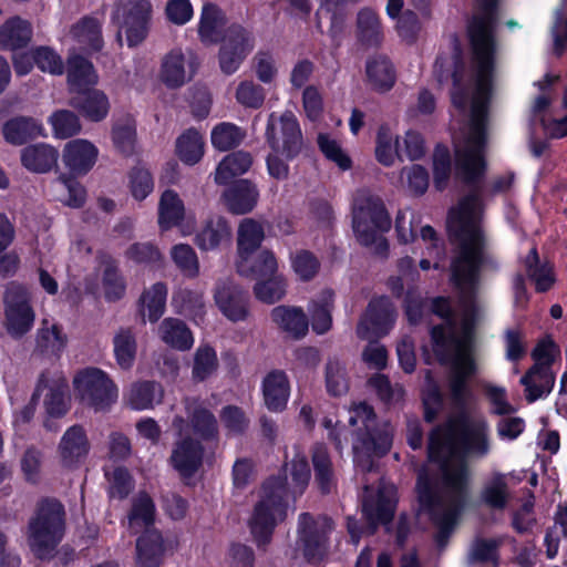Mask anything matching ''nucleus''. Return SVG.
I'll return each mask as SVG.
<instances>
[{
	"label": "nucleus",
	"instance_id": "1",
	"mask_svg": "<svg viewBox=\"0 0 567 567\" xmlns=\"http://www.w3.org/2000/svg\"><path fill=\"white\" fill-rule=\"evenodd\" d=\"M492 86H475L471 101L470 120L460 141L454 143L456 177L470 188L458 207L447 218L450 240L456 246L451 264V279L460 292L463 318L457 327L450 302L443 297L432 300L431 310L444 320L431 329L433 350L442 364L451 363L447 375V395L455 410L463 411L471 398L468 380L475 374L473 359L474 329L482 308L475 300L481 271H496L498 262L491 254L480 226L483 178L486 163L487 109Z\"/></svg>",
	"mask_w": 567,
	"mask_h": 567
},
{
	"label": "nucleus",
	"instance_id": "2",
	"mask_svg": "<svg viewBox=\"0 0 567 567\" xmlns=\"http://www.w3.org/2000/svg\"><path fill=\"white\" fill-rule=\"evenodd\" d=\"M488 423L484 417L460 415L432 430L427 454L440 465V474L433 481L450 485L447 478L461 476L464 491L468 489L470 472L466 456L484 457L489 453Z\"/></svg>",
	"mask_w": 567,
	"mask_h": 567
},
{
	"label": "nucleus",
	"instance_id": "3",
	"mask_svg": "<svg viewBox=\"0 0 567 567\" xmlns=\"http://www.w3.org/2000/svg\"><path fill=\"white\" fill-rule=\"evenodd\" d=\"M450 480V485L435 482L422 470L416 483L419 511L429 514L436 525V543L441 549L446 546L467 496L460 475Z\"/></svg>",
	"mask_w": 567,
	"mask_h": 567
},
{
	"label": "nucleus",
	"instance_id": "4",
	"mask_svg": "<svg viewBox=\"0 0 567 567\" xmlns=\"http://www.w3.org/2000/svg\"><path fill=\"white\" fill-rule=\"evenodd\" d=\"M65 509L56 498L42 499L30 517L25 537L33 556L40 560H50L65 534Z\"/></svg>",
	"mask_w": 567,
	"mask_h": 567
},
{
	"label": "nucleus",
	"instance_id": "5",
	"mask_svg": "<svg viewBox=\"0 0 567 567\" xmlns=\"http://www.w3.org/2000/svg\"><path fill=\"white\" fill-rule=\"evenodd\" d=\"M391 227V219L382 200L368 190H358L352 204V228L357 240L381 258L389 254V243L381 235Z\"/></svg>",
	"mask_w": 567,
	"mask_h": 567
},
{
	"label": "nucleus",
	"instance_id": "6",
	"mask_svg": "<svg viewBox=\"0 0 567 567\" xmlns=\"http://www.w3.org/2000/svg\"><path fill=\"white\" fill-rule=\"evenodd\" d=\"M287 494L286 477H270L264 483L260 499L249 520L258 547L264 548L270 542L275 526L285 519Z\"/></svg>",
	"mask_w": 567,
	"mask_h": 567
},
{
	"label": "nucleus",
	"instance_id": "7",
	"mask_svg": "<svg viewBox=\"0 0 567 567\" xmlns=\"http://www.w3.org/2000/svg\"><path fill=\"white\" fill-rule=\"evenodd\" d=\"M349 424L357 427L353 450L360 449L365 453L382 456L391 449L392 431L390 425L384 423L379 426L373 408L365 402H360L350 410Z\"/></svg>",
	"mask_w": 567,
	"mask_h": 567
},
{
	"label": "nucleus",
	"instance_id": "8",
	"mask_svg": "<svg viewBox=\"0 0 567 567\" xmlns=\"http://www.w3.org/2000/svg\"><path fill=\"white\" fill-rule=\"evenodd\" d=\"M265 135L270 148L284 155L286 159L295 158L303 148L302 132L291 111H285L280 116L271 113Z\"/></svg>",
	"mask_w": 567,
	"mask_h": 567
},
{
	"label": "nucleus",
	"instance_id": "9",
	"mask_svg": "<svg viewBox=\"0 0 567 567\" xmlns=\"http://www.w3.org/2000/svg\"><path fill=\"white\" fill-rule=\"evenodd\" d=\"M3 303L8 333L21 338L30 331L35 318L29 290L17 281L9 282L3 293Z\"/></svg>",
	"mask_w": 567,
	"mask_h": 567
},
{
	"label": "nucleus",
	"instance_id": "10",
	"mask_svg": "<svg viewBox=\"0 0 567 567\" xmlns=\"http://www.w3.org/2000/svg\"><path fill=\"white\" fill-rule=\"evenodd\" d=\"M333 520L326 515L302 513L298 519V544L308 561L321 559L328 549Z\"/></svg>",
	"mask_w": 567,
	"mask_h": 567
},
{
	"label": "nucleus",
	"instance_id": "11",
	"mask_svg": "<svg viewBox=\"0 0 567 567\" xmlns=\"http://www.w3.org/2000/svg\"><path fill=\"white\" fill-rule=\"evenodd\" d=\"M219 42V66L225 74L235 73L255 48L252 32L239 23L228 25Z\"/></svg>",
	"mask_w": 567,
	"mask_h": 567
},
{
	"label": "nucleus",
	"instance_id": "12",
	"mask_svg": "<svg viewBox=\"0 0 567 567\" xmlns=\"http://www.w3.org/2000/svg\"><path fill=\"white\" fill-rule=\"evenodd\" d=\"M395 318V308L388 297L372 298L358 322L355 333L361 340H378L390 332Z\"/></svg>",
	"mask_w": 567,
	"mask_h": 567
},
{
	"label": "nucleus",
	"instance_id": "13",
	"mask_svg": "<svg viewBox=\"0 0 567 567\" xmlns=\"http://www.w3.org/2000/svg\"><path fill=\"white\" fill-rule=\"evenodd\" d=\"M74 385L81 395L82 401L102 411L109 408L117 396L116 388L106 373L96 368H89L81 371L74 378Z\"/></svg>",
	"mask_w": 567,
	"mask_h": 567
},
{
	"label": "nucleus",
	"instance_id": "14",
	"mask_svg": "<svg viewBox=\"0 0 567 567\" xmlns=\"http://www.w3.org/2000/svg\"><path fill=\"white\" fill-rule=\"evenodd\" d=\"M153 7L150 0H126L116 4L113 20L123 16L121 29H124L130 48L137 47L147 37Z\"/></svg>",
	"mask_w": 567,
	"mask_h": 567
},
{
	"label": "nucleus",
	"instance_id": "15",
	"mask_svg": "<svg viewBox=\"0 0 567 567\" xmlns=\"http://www.w3.org/2000/svg\"><path fill=\"white\" fill-rule=\"evenodd\" d=\"M364 495L362 499V514L367 520V530L374 534L380 524L391 523L396 499L392 487H379L375 494H370V486L364 485Z\"/></svg>",
	"mask_w": 567,
	"mask_h": 567
},
{
	"label": "nucleus",
	"instance_id": "16",
	"mask_svg": "<svg viewBox=\"0 0 567 567\" xmlns=\"http://www.w3.org/2000/svg\"><path fill=\"white\" fill-rule=\"evenodd\" d=\"M215 302L221 313L230 321H244L249 316V295L230 278L216 282Z\"/></svg>",
	"mask_w": 567,
	"mask_h": 567
},
{
	"label": "nucleus",
	"instance_id": "17",
	"mask_svg": "<svg viewBox=\"0 0 567 567\" xmlns=\"http://www.w3.org/2000/svg\"><path fill=\"white\" fill-rule=\"evenodd\" d=\"M183 405L193 433L204 441H217L218 422L206 404L198 398L187 396L183 400Z\"/></svg>",
	"mask_w": 567,
	"mask_h": 567
},
{
	"label": "nucleus",
	"instance_id": "18",
	"mask_svg": "<svg viewBox=\"0 0 567 567\" xmlns=\"http://www.w3.org/2000/svg\"><path fill=\"white\" fill-rule=\"evenodd\" d=\"M204 456L203 444L187 435L175 443L172 451L171 463L182 476H193L202 465Z\"/></svg>",
	"mask_w": 567,
	"mask_h": 567
},
{
	"label": "nucleus",
	"instance_id": "19",
	"mask_svg": "<svg viewBox=\"0 0 567 567\" xmlns=\"http://www.w3.org/2000/svg\"><path fill=\"white\" fill-rule=\"evenodd\" d=\"M90 443L80 425L71 426L62 436L58 453L63 467L73 468L87 455Z\"/></svg>",
	"mask_w": 567,
	"mask_h": 567
},
{
	"label": "nucleus",
	"instance_id": "20",
	"mask_svg": "<svg viewBox=\"0 0 567 567\" xmlns=\"http://www.w3.org/2000/svg\"><path fill=\"white\" fill-rule=\"evenodd\" d=\"M478 497L487 508L504 511L512 499L508 474L498 471L492 472L482 484Z\"/></svg>",
	"mask_w": 567,
	"mask_h": 567
},
{
	"label": "nucleus",
	"instance_id": "21",
	"mask_svg": "<svg viewBox=\"0 0 567 567\" xmlns=\"http://www.w3.org/2000/svg\"><path fill=\"white\" fill-rule=\"evenodd\" d=\"M135 561L138 567H159L164 559V539L158 529H146L135 545Z\"/></svg>",
	"mask_w": 567,
	"mask_h": 567
},
{
	"label": "nucleus",
	"instance_id": "22",
	"mask_svg": "<svg viewBox=\"0 0 567 567\" xmlns=\"http://www.w3.org/2000/svg\"><path fill=\"white\" fill-rule=\"evenodd\" d=\"M97 157L96 147L86 140L69 142L63 151V162L75 175L86 174Z\"/></svg>",
	"mask_w": 567,
	"mask_h": 567
},
{
	"label": "nucleus",
	"instance_id": "23",
	"mask_svg": "<svg viewBox=\"0 0 567 567\" xmlns=\"http://www.w3.org/2000/svg\"><path fill=\"white\" fill-rule=\"evenodd\" d=\"M520 383L525 386L526 401L533 403L551 392L555 375L546 364L534 363L522 377Z\"/></svg>",
	"mask_w": 567,
	"mask_h": 567
},
{
	"label": "nucleus",
	"instance_id": "24",
	"mask_svg": "<svg viewBox=\"0 0 567 567\" xmlns=\"http://www.w3.org/2000/svg\"><path fill=\"white\" fill-rule=\"evenodd\" d=\"M258 197L259 192L249 179H239L223 193L227 208L238 215L252 210L258 202Z\"/></svg>",
	"mask_w": 567,
	"mask_h": 567
},
{
	"label": "nucleus",
	"instance_id": "25",
	"mask_svg": "<svg viewBox=\"0 0 567 567\" xmlns=\"http://www.w3.org/2000/svg\"><path fill=\"white\" fill-rule=\"evenodd\" d=\"M227 17L225 12L213 2H205L202 8L198 23V35L205 44L219 43L226 30Z\"/></svg>",
	"mask_w": 567,
	"mask_h": 567
},
{
	"label": "nucleus",
	"instance_id": "26",
	"mask_svg": "<svg viewBox=\"0 0 567 567\" xmlns=\"http://www.w3.org/2000/svg\"><path fill=\"white\" fill-rule=\"evenodd\" d=\"M368 82L374 91H390L396 81V72L391 60L383 54L370 56L365 63Z\"/></svg>",
	"mask_w": 567,
	"mask_h": 567
},
{
	"label": "nucleus",
	"instance_id": "27",
	"mask_svg": "<svg viewBox=\"0 0 567 567\" xmlns=\"http://www.w3.org/2000/svg\"><path fill=\"white\" fill-rule=\"evenodd\" d=\"M237 271L240 276L252 279H265L276 276L277 260L270 250H260L256 255H248L238 258L236 262Z\"/></svg>",
	"mask_w": 567,
	"mask_h": 567
},
{
	"label": "nucleus",
	"instance_id": "28",
	"mask_svg": "<svg viewBox=\"0 0 567 567\" xmlns=\"http://www.w3.org/2000/svg\"><path fill=\"white\" fill-rule=\"evenodd\" d=\"M315 482L321 494H330L337 487V475L328 449L322 444H316L311 455Z\"/></svg>",
	"mask_w": 567,
	"mask_h": 567
},
{
	"label": "nucleus",
	"instance_id": "29",
	"mask_svg": "<svg viewBox=\"0 0 567 567\" xmlns=\"http://www.w3.org/2000/svg\"><path fill=\"white\" fill-rule=\"evenodd\" d=\"M21 163L32 173H47L56 166L59 152L44 143L29 145L21 150Z\"/></svg>",
	"mask_w": 567,
	"mask_h": 567
},
{
	"label": "nucleus",
	"instance_id": "30",
	"mask_svg": "<svg viewBox=\"0 0 567 567\" xmlns=\"http://www.w3.org/2000/svg\"><path fill=\"white\" fill-rule=\"evenodd\" d=\"M155 505L146 493H140L132 502V508L127 515V527L131 534L144 533L154 527Z\"/></svg>",
	"mask_w": 567,
	"mask_h": 567
},
{
	"label": "nucleus",
	"instance_id": "31",
	"mask_svg": "<svg viewBox=\"0 0 567 567\" xmlns=\"http://www.w3.org/2000/svg\"><path fill=\"white\" fill-rule=\"evenodd\" d=\"M32 39V25L19 17L7 20L0 27V49L18 50L27 47Z\"/></svg>",
	"mask_w": 567,
	"mask_h": 567
},
{
	"label": "nucleus",
	"instance_id": "32",
	"mask_svg": "<svg viewBox=\"0 0 567 567\" xmlns=\"http://www.w3.org/2000/svg\"><path fill=\"white\" fill-rule=\"evenodd\" d=\"M272 321L284 331L299 339L308 332L309 321L301 308L278 306L271 310Z\"/></svg>",
	"mask_w": 567,
	"mask_h": 567
},
{
	"label": "nucleus",
	"instance_id": "33",
	"mask_svg": "<svg viewBox=\"0 0 567 567\" xmlns=\"http://www.w3.org/2000/svg\"><path fill=\"white\" fill-rule=\"evenodd\" d=\"M289 396V382L284 371L275 370L264 380V398L267 408L279 412L286 408Z\"/></svg>",
	"mask_w": 567,
	"mask_h": 567
},
{
	"label": "nucleus",
	"instance_id": "34",
	"mask_svg": "<svg viewBox=\"0 0 567 567\" xmlns=\"http://www.w3.org/2000/svg\"><path fill=\"white\" fill-rule=\"evenodd\" d=\"M231 229L227 220L218 217L209 219L203 229L197 233L195 244L203 251L215 250L223 244L229 243Z\"/></svg>",
	"mask_w": 567,
	"mask_h": 567
},
{
	"label": "nucleus",
	"instance_id": "35",
	"mask_svg": "<svg viewBox=\"0 0 567 567\" xmlns=\"http://www.w3.org/2000/svg\"><path fill=\"white\" fill-rule=\"evenodd\" d=\"M158 332L161 339L174 349L186 351L193 347V334L186 323L181 319H164L159 324Z\"/></svg>",
	"mask_w": 567,
	"mask_h": 567
},
{
	"label": "nucleus",
	"instance_id": "36",
	"mask_svg": "<svg viewBox=\"0 0 567 567\" xmlns=\"http://www.w3.org/2000/svg\"><path fill=\"white\" fill-rule=\"evenodd\" d=\"M357 39L367 48H377L383 41V31L379 17L372 10L364 8L357 17Z\"/></svg>",
	"mask_w": 567,
	"mask_h": 567
},
{
	"label": "nucleus",
	"instance_id": "37",
	"mask_svg": "<svg viewBox=\"0 0 567 567\" xmlns=\"http://www.w3.org/2000/svg\"><path fill=\"white\" fill-rule=\"evenodd\" d=\"M113 351L116 363L122 370H130L136 358L137 342L132 328L121 327L113 337Z\"/></svg>",
	"mask_w": 567,
	"mask_h": 567
},
{
	"label": "nucleus",
	"instance_id": "38",
	"mask_svg": "<svg viewBox=\"0 0 567 567\" xmlns=\"http://www.w3.org/2000/svg\"><path fill=\"white\" fill-rule=\"evenodd\" d=\"M97 82L93 64L81 55H74L68 60V83L76 93Z\"/></svg>",
	"mask_w": 567,
	"mask_h": 567
},
{
	"label": "nucleus",
	"instance_id": "39",
	"mask_svg": "<svg viewBox=\"0 0 567 567\" xmlns=\"http://www.w3.org/2000/svg\"><path fill=\"white\" fill-rule=\"evenodd\" d=\"M71 105L83 112L92 121L103 120L109 112V100L99 90L81 91L72 97Z\"/></svg>",
	"mask_w": 567,
	"mask_h": 567
},
{
	"label": "nucleus",
	"instance_id": "40",
	"mask_svg": "<svg viewBox=\"0 0 567 567\" xmlns=\"http://www.w3.org/2000/svg\"><path fill=\"white\" fill-rule=\"evenodd\" d=\"M252 164L248 152L237 151L226 155L215 172V182L218 185L228 184L234 177L245 174Z\"/></svg>",
	"mask_w": 567,
	"mask_h": 567
},
{
	"label": "nucleus",
	"instance_id": "41",
	"mask_svg": "<svg viewBox=\"0 0 567 567\" xmlns=\"http://www.w3.org/2000/svg\"><path fill=\"white\" fill-rule=\"evenodd\" d=\"M333 297L332 290H323L309 305L308 311L311 317L312 330L318 334L326 333L332 326Z\"/></svg>",
	"mask_w": 567,
	"mask_h": 567
},
{
	"label": "nucleus",
	"instance_id": "42",
	"mask_svg": "<svg viewBox=\"0 0 567 567\" xmlns=\"http://www.w3.org/2000/svg\"><path fill=\"white\" fill-rule=\"evenodd\" d=\"M70 33L79 44L87 50L100 51L103 48L102 25L95 18H82L72 25Z\"/></svg>",
	"mask_w": 567,
	"mask_h": 567
},
{
	"label": "nucleus",
	"instance_id": "43",
	"mask_svg": "<svg viewBox=\"0 0 567 567\" xmlns=\"http://www.w3.org/2000/svg\"><path fill=\"white\" fill-rule=\"evenodd\" d=\"M264 238L265 229L261 223L252 218L243 219L238 227V258L255 254Z\"/></svg>",
	"mask_w": 567,
	"mask_h": 567
},
{
	"label": "nucleus",
	"instance_id": "44",
	"mask_svg": "<svg viewBox=\"0 0 567 567\" xmlns=\"http://www.w3.org/2000/svg\"><path fill=\"white\" fill-rule=\"evenodd\" d=\"M185 216V207L178 194L172 189H166L158 204V224L164 230L177 226Z\"/></svg>",
	"mask_w": 567,
	"mask_h": 567
},
{
	"label": "nucleus",
	"instance_id": "45",
	"mask_svg": "<svg viewBox=\"0 0 567 567\" xmlns=\"http://www.w3.org/2000/svg\"><path fill=\"white\" fill-rule=\"evenodd\" d=\"M3 135L8 143L22 145L41 134V126L30 117H14L3 125Z\"/></svg>",
	"mask_w": 567,
	"mask_h": 567
},
{
	"label": "nucleus",
	"instance_id": "46",
	"mask_svg": "<svg viewBox=\"0 0 567 567\" xmlns=\"http://www.w3.org/2000/svg\"><path fill=\"white\" fill-rule=\"evenodd\" d=\"M66 336L58 324H50L49 320L42 321V328L37 334V350L45 355L58 357L66 346Z\"/></svg>",
	"mask_w": 567,
	"mask_h": 567
},
{
	"label": "nucleus",
	"instance_id": "47",
	"mask_svg": "<svg viewBox=\"0 0 567 567\" xmlns=\"http://www.w3.org/2000/svg\"><path fill=\"white\" fill-rule=\"evenodd\" d=\"M167 296V287L163 282L154 284L150 289L145 290L141 298V313L143 322H145V311L151 322H156L165 311Z\"/></svg>",
	"mask_w": 567,
	"mask_h": 567
},
{
	"label": "nucleus",
	"instance_id": "48",
	"mask_svg": "<svg viewBox=\"0 0 567 567\" xmlns=\"http://www.w3.org/2000/svg\"><path fill=\"white\" fill-rule=\"evenodd\" d=\"M161 80L169 89H177L186 82L185 56L181 50H173L164 58Z\"/></svg>",
	"mask_w": 567,
	"mask_h": 567
},
{
	"label": "nucleus",
	"instance_id": "49",
	"mask_svg": "<svg viewBox=\"0 0 567 567\" xmlns=\"http://www.w3.org/2000/svg\"><path fill=\"white\" fill-rule=\"evenodd\" d=\"M176 152L182 162L194 165L204 155V141L195 128H188L176 141Z\"/></svg>",
	"mask_w": 567,
	"mask_h": 567
},
{
	"label": "nucleus",
	"instance_id": "50",
	"mask_svg": "<svg viewBox=\"0 0 567 567\" xmlns=\"http://www.w3.org/2000/svg\"><path fill=\"white\" fill-rule=\"evenodd\" d=\"M163 398L162 386L154 381L134 383L130 391L128 401L133 409L145 410L159 403Z\"/></svg>",
	"mask_w": 567,
	"mask_h": 567
},
{
	"label": "nucleus",
	"instance_id": "51",
	"mask_svg": "<svg viewBox=\"0 0 567 567\" xmlns=\"http://www.w3.org/2000/svg\"><path fill=\"white\" fill-rule=\"evenodd\" d=\"M453 66L454 70L451 75L453 80V90L451 92L452 103L463 114H465L468 105L470 93L468 87L464 84L466 73L465 62L458 51H456L453 56Z\"/></svg>",
	"mask_w": 567,
	"mask_h": 567
},
{
	"label": "nucleus",
	"instance_id": "52",
	"mask_svg": "<svg viewBox=\"0 0 567 567\" xmlns=\"http://www.w3.org/2000/svg\"><path fill=\"white\" fill-rule=\"evenodd\" d=\"M375 156L379 163L391 166L395 157L402 158L403 151L400 148L399 138L393 136L390 130L381 126L377 135Z\"/></svg>",
	"mask_w": 567,
	"mask_h": 567
},
{
	"label": "nucleus",
	"instance_id": "53",
	"mask_svg": "<svg viewBox=\"0 0 567 567\" xmlns=\"http://www.w3.org/2000/svg\"><path fill=\"white\" fill-rule=\"evenodd\" d=\"M525 267L528 277L535 281L536 289L539 292L547 291L554 284V277L550 267L540 262L537 249L534 247L525 258Z\"/></svg>",
	"mask_w": 567,
	"mask_h": 567
},
{
	"label": "nucleus",
	"instance_id": "54",
	"mask_svg": "<svg viewBox=\"0 0 567 567\" xmlns=\"http://www.w3.org/2000/svg\"><path fill=\"white\" fill-rule=\"evenodd\" d=\"M115 147L124 155H131L134 152L136 141V123L131 116L118 120L112 131Z\"/></svg>",
	"mask_w": 567,
	"mask_h": 567
},
{
	"label": "nucleus",
	"instance_id": "55",
	"mask_svg": "<svg viewBox=\"0 0 567 567\" xmlns=\"http://www.w3.org/2000/svg\"><path fill=\"white\" fill-rule=\"evenodd\" d=\"M368 383L386 405H395L404 398L405 391L403 386L399 383L392 384L384 374L377 373L372 375Z\"/></svg>",
	"mask_w": 567,
	"mask_h": 567
},
{
	"label": "nucleus",
	"instance_id": "56",
	"mask_svg": "<svg viewBox=\"0 0 567 567\" xmlns=\"http://www.w3.org/2000/svg\"><path fill=\"white\" fill-rule=\"evenodd\" d=\"M452 173L451 154L446 146L436 145L433 153V183L437 190L446 188Z\"/></svg>",
	"mask_w": 567,
	"mask_h": 567
},
{
	"label": "nucleus",
	"instance_id": "57",
	"mask_svg": "<svg viewBox=\"0 0 567 567\" xmlns=\"http://www.w3.org/2000/svg\"><path fill=\"white\" fill-rule=\"evenodd\" d=\"M326 386L333 396H340L349 390L346 367L338 359H329L326 364Z\"/></svg>",
	"mask_w": 567,
	"mask_h": 567
},
{
	"label": "nucleus",
	"instance_id": "58",
	"mask_svg": "<svg viewBox=\"0 0 567 567\" xmlns=\"http://www.w3.org/2000/svg\"><path fill=\"white\" fill-rule=\"evenodd\" d=\"M245 134L231 123H220L212 132V144L219 151H228L236 147L244 140Z\"/></svg>",
	"mask_w": 567,
	"mask_h": 567
},
{
	"label": "nucleus",
	"instance_id": "59",
	"mask_svg": "<svg viewBox=\"0 0 567 567\" xmlns=\"http://www.w3.org/2000/svg\"><path fill=\"white\" fill-rule=\"evenodd\" d=\"M171 256L177 268L187 277L196 278L199 274V261L195 250L187 244L175 245Z\"/></svg>",
	"mask_w": 567,
	"mask_h": 567
},
{
	"label": "nucleus",
	"instance_id": "60",
	"mask_svg": "<svg viewBox=\"0 0 567 567\" xmlns=\"http://www.w3.org/2000/svg\"><path fill=\"white\" fill-rule=\"evenodd\" d=\"M426 388L423 392L424 419L432 423L443 408V395L439 384L433 380L431 371H426Z\"/></svg>",
	"mask_w": 567,
	"mask_h": 567
},
{
	"label": "nucleus",
	"instance_id": "61",
	"mask_svg": "<svg viewBox=\"0 0 567 567\" xmlns=\"http://www.w3.org/2000/svg\"><path fill=\"white\" fill-rule=\"evenodd\" d=\"M34 64L42 71L52 75H61L64 72L62 58L50 47H37L32 50Z\"/></svg>",
	"mask_w": 567,
	"mask_h": 567
},
{
	"label": "nucleus",
	"instance_id": "62",
	"mask_svg": "<svg viewBox=\"0 0 567 567\" xmlns=\"http://www.w3.org/2000/svg\"><path fill=\"white\" fill-rule=\"evenodd\" d=\"M255 296L265 303H275L286 293V284L279 276L261 279L254 287Z\"/></svg>",
	"mask_w": 567,
	"mask_h": 567
},
{
	"label": "nucleus",
	"instance_id": "63",
	"mask_svg": "<svg viewBox=\"0 0 567 567\" xmlns=\"http://www.w3.org/2000/svg\"><path fill=\"white\" fill-rule=\"evenodd\" d=\"M236 101L247 109H260L266 99L265 89L252 81H243L236 89Z\"/></svg>",
	"mask_w": 567,
	"mask_h": 567
},
{
	"label": "nucleus",
	"instance_id": "64",
	"mask_svg": "<svg viewBox=\"0 0 567 567\" xmlns=\"http://www.w3.org/2000/svg\"><path fill=\"white\" fill-rule=\"evenodd\" d=\"M295 272L303 281L311 280L319 271L320 262L309 250H298L291 256Z\"/></svg>",
	"mask_w": 567,
	"mask_h": 567
}]
</instances>
